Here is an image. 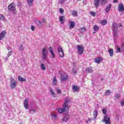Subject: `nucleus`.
<instances>
[{"label": "nucleus", "mask_w": 124, "mask_h": 124, "mask_svg": "<svg viewBox=\"0 0 124 124\" xmlns=\"http://www.w3.org/2000/svg\"><path fill=\"white\" fill-rule=\"evenodd\" d=\"M42 59L44 61H46L47 59V52H46V48H44L42 50Z\"/></svg>", "instance_id": "39448f33"}, {"label": "nucleus", "mask_w": 124, "mask_h": 124, "mask_svg": "<svg viewBox=\"0 0 124 124\" xmlns=\"http://www.w3.org/2000/svg\"><path fill=\"white\" fill-rule=\"evenodd\" d=\"M72 73L75 75L76 73H77V68H74L72 70Z\"/></svg>", "instance_id": "c85d7f7f"}, {"label": "nucleus", "mask_w": 124, "mask_h": 124, "mask_svg": "<svg viewBox=\"0 0 124 124\" xmlns=\"http://www.w3.org/2000/svg\"><path fill=\"white\" fill-rule=\"evenodd\" d=\"M90 14L92 15V16H93V17H95L96 15L95 12H90Z\"/></svg>", "instance_id": "a19ab883"}, {"label": "nucleus", "mask_w": 124, "mask_h": 124, "mask_svg": "<svg viewBox=\"0 0 124 124\" xmlns=\"http://www.w3.org/2000/svg\"><path fill=\"white\" fill-rule=\"evenodd\" d=\"M87 73H93V68L92 67H87L86 69Z\"/></svg>", "instance_id": "2eb2a0df"}, {"label": "nucleus", "mask_w": 124, "mask_h": 124, "mask_svg": "<svg viewBox=\"0 0 124 124\" xmlns=\"http://www.w3.org/2000/svg\"><path fill=\"white\" fill-rule=\"evenodd\" d=\"M24 105L26 109H29V101H28L27 99H25L24 100Z\"/></svg>", "instance_id": "f8f14e48"}, {"label": "nucleus", "mask_w": 124, "mask_h": 124, "mask_svg": "<svg viewBox=\"0 0 124 124\" xmlns=\"http://www.w3.org/2000/svg\"><path fill=\"white\" fill-rule=\"evenodd\" d=\"M62 93V90L60 89H57V93Z\"/></svg>", "instance_id": "3c124183"}, {"label": "nucleus", "mask_w": 124, "mask_h": 124, "mask_svg": "<svg viewBox=\"0 0 124 124\" xmlns=\"http://www.w3.org/2000/svg\"><path fill=\"white\" fill-rule=\"evenodd\" d=\"M100 62H102V59L100 57L95 58V62L96 63H100Z\"/></svg>", "instance_id": "dca6fc26"}, {"label": "nucleus", "mask_w": 124, "mask_h": 124, "mask_svg": "<svg viewBox=\"0 0 124 124\" xmlns=\"http://www.w3.org/2000/svg\"><path fill=\"white\" fill-rule=\"evenodd\" d=\"M111 93V91L110 90H108L106 92V95H109Z\"/></svg>", "instance_id": "ea45409f"}, {"label": "nucleus", "mask_w": 124, "mask_h": 124, "mask_svg": "<svg viewBox=\"0 0 124 124\" xmlns=\"http://www.w3.org/2000/svg\"><path fill=\"white\" fill-rule=\"evenodd\" d=\"M5 35H6V31H2L0 33V40L4 38V37H5Z\"/></svg>", "instance_id": "6e6552de"}, {"label": "nucleus", "mask_w": 124, "mask_h": 124, "mask_svg": "<svg viewBox=\"0 0 124 124\" xmlns=\"http://www.w3.org/2000/svg\"><path fill=\"white\" fill-rule=\"evenodd\" d=\"M49 89H50V93L51 95H52L53 97H55V95L56 94V93L54 92V91H53V89H52L51 87H50Z\"/></svg>", "instance_id": "b1692460"}, {"label": "nucleus", "mask_w": 124, "mask_h": 124, "mask_svg": "<svg viewBox=\"0 0 124 124\" xmlns=\"http://www.w3.org/2000/svg\"><path fill=\"white\" fill-rule=\"evenodd\" d=\"M69 115H66L64 116L63 118L62 119V122H65V123H67V121L69 120Z\"/></svg>", "instance_id": "9b49d317"}, {"label": "nucleus", "mask_w": 124, "mask_h": 124, "mask_svg": "<svg viewBox=\"0 0 124 124\" xmlns=\"http://www.w3.org/2000/svg\"><path fill=\"white\" fill-rule=\"evenodd\" d=\"M112 31L114 35H117V32H118V25H117V22H114L112 23Z\"/></svg>", "instance_id": "f03ea898"}, {"label": "nucleus", "mask_w": 124, "mask_h": 124, "mask_svg": "<svg viewBox=\"0 0 124 124\" xmlns=\"http://www.w3.org/2000/svg\"><path fill=\"white\" fill-rule=\"evenodd\" d=\"M33 0H27L28 5H29V6H32Z\"/></svg>", "instance_id": "393cba45"}, {"label": "nucleus", "mask_w": 124, "mask_h": 124, "mask_svg": "<svg viewBox=\"0 0 124 124\" xmlns=\"http://www.w3.org/2000/svg\"><path fill=\"white\" fill-rule=\"evenodd\" d=\"M68 78V75H67V74L64 73L61 75V81H62L63 82H65L67 80Z\"/></svg>", "instance_id": "423d86ee"}, {"label": "nucleus", "mask_w": 124, "mask_h": 124, "mask_svg": "<svg viewBox=\"0 0 124 124\" xmlns=\"http://www.w3.org/2000/svg\"><path fill=\"white\" fill-rule=\"evenodd\" d=\"M93 33H95V32H93Z\"/></svg>", "instance_id": "0e129e2a"}, {"label": "nucleus", "mask_w": 124, "mask_h": 124, "mask_svg": "<svg viewBox=\"0 0 124 124\" xmlns=\"http://www.w3.org/2000/svg\"><path fill=\"white\" fill-rule=\"evenodd\" d=\"M13 53V52L12 51V50H11L10 51H9L8 53V57L5 58V60H7V59H8V58H9V57H10V56H11V55H12V53Z\"/></svg>", "instance_id": "7c9ffc66"}, {"label": "nucleus", "mask_w": 124, "mask_h": 124, "mask_svg": "<svg viewBox=\"0 0 124 124\" xmlns=\"http://www.w3.org/2000/svg\"><path fill=\"white\" fill-rule=\"evenodd\" d=\"M99 29V27H98L97 25H94L93 26V30H94V31H98Z\"/></svg>", "instance_id": "2f4dec72"}, {"label": "nucleus", "mask_w": 124, "mask_h": 124, "mask_svg": "<svg viewBox=\"0 0 124 124\" xmlns=\"http://www.w3.org/2000/svg\"><path fill=\"white\" fill-rule=\"evenodd\" d=\"M51 116L52 118H54V119H57V113L51 114Z\"/></svg>", "instance_id": "c9c22d12"}, {"label": "nucleus", "mask_w": 124, "mask_h": 124, "mask_svg": "<svg viewBox=\"0 0 124 124\" xmlns=\"http://www.w3.org/2000/svg\"><path fill=\"white\" fill-rule=\"evenodd\" d=\"M72 89L74 93H76V92H78V91H79V88H78V86L76 85H73Z\"/></svg>", "instance_id": "f3484780"}, {"label": "nucleus", "mask_w": 124, "mask_h": 124, "mask_svg": "<svg viewBox=\"0 0 124 124\" xmlns=\"http://www.w3.org/2000/svg\"><path fill=\"white\" fill-rule=\"evenodd\" d=\"M103 80V78H102L101 79V81H102Z\"/></svg>", "instance_id": "680f3d73"}, {"label": "nucleus", "mask_w": 124, "mask_h": 124, "mask_svg": "<svg viewBox=\"0 0 124 124\" xmlns=\"http://www.w3.org/2000/svg\"><path fill=\"white\" fill-rule=\"evenodd\" d=\"M70 29H73L74 27H75V22L73 21H71L70 22Z\"/></svg>", "instance_id": "5701e85b"}, {"label": "nucleus", "mask_w": 124, "mask_h": 124, "mask_svg": "<svg viewBox=\"0 0 124 124\" xmlns=\"http://www.w3.org/2000/svg\"><path fill=\"white\" fill-rule=\"evenodd\" d=\"M36 111L34 109H30V114H34L35 113Z\"/></svg>", "instance_id": "f704fd0d"}, {"label": "nucleus", "mask_w": 124, "mask_h": 124, "mask_svg": "<svg viewBox=\"0 0 124 124\" xmlns=\"http://www.w3.org/2000/svg\"><path fill=\"white\" fill-rule=\"evenodd\" d=\"M77 48L78 55H81L84 53V48L83 45H78Z\"/></svg>", "instance_id": "7ed1b4c3"}, {"label": "nucleus", "mask_w": 124, "mask_h": 124, "mask_svg": "<svg viewBox=\"0 0 124 124\" xmlns=\"http://www.w3.org/2000/svg\"><path fill=\"white\" fill-rule=\"evenodd\" d=\"M19 51H23V50H24V46L22 45H21L19 47Z\"/></svg>", "instance_id": "58836bf2"}, {"label": "nucleus", "mask_w": 124, "mask_h": 124, "mask_svg": "<svg viewBox=\"0 0 124 124\" xmlns=\"http://www.w3.org/2000/svg\"><path fill=\"white\" fill-rule=\"evenodd\" d=\"M50 53V54H51L52 58H53V59H55V53H54V51H51Z\"/></svg>", "instance_id": "4c0bfd02"}, {"label": "nucleus", "mask_w": 124, "mask_h": 124, "mask_svg": "<svg viewBox=\"0 0 124 124\" xmlns=\"http://www.w3.org/2000/svg\"><path fill=\"white\" fill-rule=\"evenodd\" d=\"M80 0H78V1H80Z\"/></svg>", "instance_id": "e2e57ef3"}, {"label": "nucleus", "mask_w": 124, "mask_h": 124, "mask_svg": "<svg viewBox=\"0 0 124 124\" xmlns=\"http://www.w3.org/2000/svg\"><path fill=\"white\" fill-rule=\"evenodd\" d=\"M70 100H71V98L69 97H67L65 99V101L63 104L62 108L58 109L59 113H63V112H66V111L69 110V106H68V103L70 102Z\"/></svg>", "instance_id": "f257e3e1"}, {"label": "nucleus", "mask_w": 124, "mask_h": 124, "mask_svg": "<svg viewBox=\"0 0 124 124\" xmlns=\"http://www.w3.org/2000/svg\"><path fill=\"white\" fill-rule=\"evenodd\" d=\"M72 15L73 16H75V17H76L78 15V11L74 10L72 12Z\"/></svg>", "instance_id": "4be33fe9"}, {"label": "nucleus", "mask_w": 124, "mask_h": 124, "mask_svg": "<svg viewBox=\"0 0 124 124\" xmlns=\"http://www.w3.org/2000/svg\"><path fill=\"white\" fill-rule=\"evenodd\" d=\"M80 31L81 32H84V31H86V28H85L84 27H83L81 29H80Z\"/></svg>", "instance_id": "37998d69"}, {"label": "nucleus", "mask_w": 124, "mask_h": 124, "mask_svg": "<svg viewBox=\"0 0 124 124\" xmlns=\"http://www.w3.org/2000/svg\"><path fill=\"white\" fill-rule=\"evenodd\" d=\"M8 8L9 10H15V5L12 3L8 6Z\"/></svg>", "instance_id": "9d476101"}, {"label": "nucleus", "mask_w": 124, "mask_h": 124, "mask_svg": "<svg viewBox=\"0 0 124 124\" xmlns=\"http://www.w3.org/2000/svg\"><path fill=\"white\" fill-rule=\"evenodd\" d=\"M7 50H8V51L11 50V47H10V46L8 47H7Z\"/></svg>", "instance_id": "4d7b16f0"}, {"label": "nucleus", "mask_w": 124, "mask_h": 124, "mask_svg": "<svg viewBox=\"0 0 124 124\" xmlns=\"http://www.w3.org/2000/svg\"><path fill=\"white\" fill-rule=\"evenodd\" d=\"M120 96H121V95H120V94L117 93L115 95V98H116V99L119 98V97H120Z\"/></svg>", "instance_id": "49530a36"}, {"label": "nucleus", "mask_w": 124, "mask_h": 124, "mask_svg": "<svg viewBox=\"0 0 124 124\" xmlns=\"http://www.w3.org/2000/svg\"><path fill=\"white\" fill-rule=\"evenodd\" d=\"M100 2V0H94V4L95 7H98L99 6V3Z\"/></svg>", "instance_id": "ddd939ff"}, {"label": "nucleus", "mask_w": 124, "mask_h": 124, "mask_svg": "<svg viewBox=\"0 0 124 124\" xmlns=\"http://www.w3.org/2000/svg\"><path fill=\"white\" fill-rule=\"evenodd\" d=\"M37 24L39 25V26H41L42 25V23L41 22V21H38L37 22Z\"/></svg>", "instance_id": "8fccbe9b"}, {"label": "nucleus", "mask_w": 124, "mask_h": 124, "mask_svg": "<svg viewBox=\"0 0 124 124\" xmlns=\"http://www.w3.org/2000/svg\"><path fill=\"white\" fill-rule=\"evenodd\" d=\"M118 11H120V12H123L124 11V7L122 3H120L118 5Z\"/></svg>", "instance_id": "1a4fd4ad"}, {"label": "nucleus", "mask_w": 124, "mask_h": 124, "mask_svg": "<svg viewBox=\"0 0 124 124\" xmlns=\"http://www.w3.org/2000/svg\"><path fill=\"white\" fill-rule=\"evenodd\" d=\"M43 22H44V23H45V22H46V20H45V19L43 18Z\"/></svg>", "instance_id": "052dcab7"}, {"label": "nucleus", "mask_w": 124, "mask_h": 124, "mask_svg": "<svg viewBox=\"0 0 124 124\" xmlns=\"http://www.w3.org/2000/svg\"><path fill=\"white\" fill-rule=\"evenodd\" d=\"M116 53H121V48L119 47L117 48Z\"/></svg>", "instance_id": "a18cd8bd"}, {"label": "nucleus", "mask_w": 124, "mask_h": 124, "mask_svg": "<svg viewBox=\"0 0 124 124\" xmlns=\"http://www.w3.org/2000/svg\"><path fill=\"white\" fill-rule=\"evenodd\" d=\"M121 49H122V50L123 51V52H124V45L123 44L122 46H121Z\"/></svg>", "instance_id": "603ef678"}, {"label": "nucleus", "mask_w": 124, "mask_h": 124, "mask_svg": "<svg viewBox=\"0 0 124 124\" xmlns=\"http://www.w3.org/2000/svg\"><path fill=\"white\" fill-rule=\"evenodd\" d=\"M64 2V0H58V3L59 4H62V3H63Z\"/></svg>", "instance_id": "e433bc0d"}, {"label": "nucleus", "mask_w": 124, "mask_h": 124, "mask_svg": "<svg viewBox=\"0 0 124 124\" xmlns=\"http://www.w3.org/2000/svg\"><path fill=\"white\" fill-rule=\"evenodd\" d=\"M102 122L105 123L106 124H111V122H110V117L106 115L104 116V119L102 120Z\"/></svg>", "instance_id": "20e7f679"}, {"label": "nucleus", "mask_w": 124, "mask_h": 124, "mask_svg": "<svg viewBox=\"0 0 124 124\" xmlns=\"http://www.w3.org/2000/svg\"><path fill=\"white\" fill-rule=\"evenodd\" d=\"M113 2L114 3H116V2H118V1H117V0H113Z\"/></svg>", "instance_id": "bf43d9fd"}, {"label": "nucleus", "mask_w": 124, "mask_h": 124, "mask_svg": "<svg viewBox=\"0 0 124 124\" xmlns=\"http://www.w3.org/2000/svg\"><path fill=\"white\" fill-rule=\"evenodd\" d=\"M118 27H119V28H121V27H123V25H122V23H119L118 24Z\"/></svg>", "instance_id": "5fc2aeb1"}, {"label": "nucleus", "mask_w": 124, "mask_h": 124, "mask_svg": "<svg viewBox=\"0 0 124 124\" xmlns=\"http://www.w3.org/2000/svg\"><path fill=\"white\" fill-rule=\"evenodd\" d=\"M108 52L109 54L110 57H113V55H114V51L113 50V49L111 48L108 49Z\"/></svg>", "instance_id": "aec40b11"}, {"label": "nucleus", "mask_w": 124, "mask_h": 124, "mask_svg": "<svg viewBox=\"0 0 124 124\" xmlns=\"http://www.w3.org/2000/svg\"><path fill=\"white\" fill-rule=\"evenodd\" d=\"M41 68L42 70H46V66H45V63H42L41 64Z\"/></svg>", "instance_id": "cd10ccee"}, {"label": "nucleus", "mask_w": 124, "mask_h": 124, "mask_svg": "<svg viewBox=\"0 0 124 124\" xmlns=\"http://www.w3.org/2000/svg\"><path fill=\"white\" fill-rule=\"evenodd\" d=\"M101 4H105L107 2V0H100Z\"/></svg>", "instance_id": "473e14b6"}, {"label": "nucleus", "mask_w": 124, "mask_h": 124, "mask_svg": "<svg viewBox=\"0 0 124 124\" xmlns=\"http://www.w3.org/2000/svg\"><path fill=\"white\" fill-rule=\"evenodd\" d=\"M62 51H63V50H62V47H61V46H59L58 49V53H59L60 52H62Z\"/></svg>", "instance_id": "72a5a7b5"}, {"label": "nucleus", "mask_w": 124, "mask_h": 124, "mask_svg": "<svg viewBox=\"0 0 124 124\" xmlns=\"http://www.w3.org/2000/svg\"><path fill=\"white\" fill-rule=\"evenodd\" d=\"M111 6H112V4H109L108 7L106 8V12L108 13L109 11H110V9H111Z\"/></svg>", "instance_id": "412c9836"}, {"label": "nucleus", "mask_w": 124, "mask_h": 124, "mask_svg": "<svg viewBox=\"0 0 124 124\" xmlns=\"http://www.w3.org/2000/svg\"><path fill=\"white\" fill-rule=\"evenodd\" d=\"M92 120H93V118L89 119L87 121H86V123H89V122L90 123V122H92Z\"/></svg>", "instance_id": "864d4df0"}, {"label": "nucleus", "mask_w": 124, "mask_h": 124, "mask_svg": "<svg viewBox=\"0 0 124 124\" xmlns=\"http://www.w3.org/2000/svg\"><path fill=\"white\" fill-rule=\"evenodd\" d=\"M98 114V111L97 110H95L93 112V121H95L97 117V114Z\"/></svg>", "instance_id": "4468645a"}, {"label": "nucleus", "mask_w": 124, "mask_h": 124, "mask_svg": "<svg viewBox=\"0 0 124 124\" xmlns=\"http://www.w3.org/2000/svg\"><path fill=\"white\" fill-rule=\"evenodd\" d=\"M121 105H122V106H124V101H123L122 102H121Z\"/></svg>", "instance_id": "13d9d810"}, {"label": "nucleus", "mask_w": 124, "mask_h": 124, "mask_svg": "<svg viewBox=\"0 0 124 124\" xmlns=\"http://www.w3.org/2000/svg\"><path fill=\"white\" fill-rule=\"evenodd\" d=\"M57 83H58V81L57 80V78L56 77H54L53 79V85H57Z\"/></svg>", "instance_id": "a878e982"}, {"label": "nucleus", "mask_w": 124, "mask_h": 124, "mask_svg": "<svg viewBox=\"0 0 124 124\" xmlns=\"http://www.w3.org/2000/svg\"><path fill=\"white\" fill-rule=\"evenodd\" d=\"M10 86L11 89H15V87L17 86V82L16 80L14 81L13 79H11Z\"/></svg>", "instance_id": "0eeeda50"}, {"label": "nucleus", "mask_w": 124, "mask_h": 124, "mask_svg": "<svg viewBox=\"0 0 124 124\" xmlns=\"http://www.w3.org/2000/svg\"><path fill=\"white\" fill-rule=\"evenodd\" d=\"M31 31H34V30H35L34 27L33 26H31Z\"/></svg>", "instance_id": "6e6d98bb"}, {"label": "nucleus", "mask_w": 124, "mask_h": 124, "mask_svg": "<svg viewBox=\"0 0 124 124\" xmlns=\"http://www.w3.org/2000/svg\"><path fill=\"white\" fill-rule=\"evenodd\" d=\"M0 20H4V16H3V15H1L0 16Z\"/></svg>", "instance_id": "09e8293b"}, {"label": "nucleus", "mask_w": 124, "mask_h": 124, "mask_svg": "<svg viewBox=\"0 0 124 124\" xmlns=\"http://www.w3.org/2000/svg\"><path fill=\"white\" fill-rule=\"evenodd\" d=\"M64 18H65L64 16H60L59 21H60L61 24H63L64 23V21H63V19H64Z\"/></svg>", "instance_id": "6ab92c4d"}, {"label": "nucleus", "mask_w": 124, "mask_h": 124, "mask_svg": "<svg viewBox=\"0 0 124 124\" xmlns=\"http://www.w3.org/2000/svg\"><path fill=\"white\" fill-rule=\"evenodd\" d=\"M18 80L19 82H26V78H22L20 76H18Z\"/></svg>", "instance_id": "a211bd4d"}, {"label": "nucleus", "mask_w": 124, "mask_h": 124, "mask_svg": "<svg viewBox=\"0 0 124 124\" xmlns=\"http://www.w3.org/2000/svg\"><path fill=\"white\" fill-rule=\"evenodd\" d=\"M103 113L104 114H106V113H107V109H102Z\"/></svg>", "instance_id": "de8ad7c7"}, {"label": "nucleus", "mask_w": 124, "mask_h": 124, "mask_svg": "<svg viewBox=\"0 0 124 124\" xmlns=\"http://www.w3.org/2000/svg\"><path fill=\"white\" fill-rule=\"evenodd\" d=\"M101 24H102L103 26H105V25L107 24V21L105 19L102 20V21H101Z\"/></svg>", "instance_id": "c756f323"}, {"label": "nucleus", "mask_w": 124, "mask_h": 124, "mask_svg": "<svg viewBox=\"0 0 124 124\" xmlns=\"http://www.w3.org/2000/svg\"><path fill=\"white\" fill-rule=\"evenodd\" d=\"M59 56L61 58H63V57H64V53L63 52V51H61L60 52H58Z\"/></svg>", "instance_id": "bb28decb"}, {"label": "nucleus", "mask_w": 124, "mask_h": 124, "mask_svg": "<svg viewBox=\"0 0 124 124\" xmlns=\"http://www.w3.org/2000/svg\"><path fill=\"white\" fill-rule=\"evenodd\" d=\"M60 12L61 14H63V13L64 12V11L63 10V9H62V8H60Z\"/></svg>", "instance_id": "c03bdc74"}, {"label": "nucleus", "mask_w": 124, "mask_h": 124, "mask_svg": "<svg viewBox=\"0 0 124 124\" xmlns=\"http://www.w3.org/2000/svg\"><path fill=\"white\" fill-rule=\"evenodd\" d=\"M48 49H49V53L54 51H53L54 49H53V47H52V46H50V47L48 48Z\"/></svg>", "instance_id": "79ce46f5"}]
</instances>
